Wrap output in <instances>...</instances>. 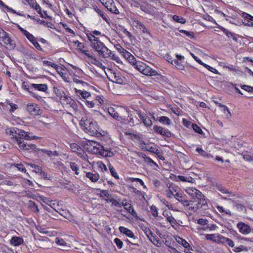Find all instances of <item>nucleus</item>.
<instances>
[{"label": "nucleus", "instance_id": "1", "mask_svg": "<svg viewBox=\"0 0 253 253\" xmlns=\"http://www.w3.org/2000/svg\"><path fill=\"white\" fill-rule=\"evenodd\" d=\"M7 135L10 137L11 140L16 143L19 149L23 151L35 150L36 146L34 144H28L24 141V140H31L35 138V136L31 137L28 132L25 131L16 127H9L5 130Z\"/></svg>", "mask_w": 253, "mask_h": 253}, {"label": "nucleus", "instance_id": "2", "mask_svg": "<svg viewBox=\"0 0 253 253\" xmlns=\"http://www.w3.org/2000/svg\"><path fill=\"white\" fill-rule=\"evenodd\" d=\"M80 125L85 132L90 135H96L99 132V126L92 119H83L80 122Z\"/></svg>", "mask_w": 253, "mask_h": 253}, {"label": "nucleus", "instance_id": "3", "mask_svg": "<svg viewBox=\"0 0 253 253\" xmlns=\"http://www.w3.org/2000/svg\"><path fill=\"white\" fill-rule=\"evenodd\" d=\"M87 148L88 151L94 154H98L102 156H111L108 155L107 151L103 149V147L97 142L88 140L86 142Z\"/></svg>", "mask_w": 253, "mask_h": 253}, {"label": "nucleus", "instance_id": "4", "mask_svg": "<svg viewBox=\"0 0 253 253\" xmlns=\"http://www.w3.org/2000/svg\"><path fill=\"white\" fill-rule=\"evenodd\" d=\"M179 190V188L175 184L172 183H168L167 184V188L166 189L167 197L169 198H171L174 197L175 193L177 192Z\"/></svg>", "mask_w": 253, "mask_h": 253}, {"label": "nucleus", "instance_id": "5", "mask_svg": "<svg viewBox=\"0 0 253 253\" xmlns=\"http://www.w3.org/2000/svg\"><path fill=\"white\" fill-rule=\"evenodd\" d=\"M174 198L179 202H180L184 206L187 207L190 205V203L192 201H189L187 199L186 195L182 193L179 192H176L174 194Z\"/></svg>", "mask_w": 253, "mask_h": 253}, {"label": "nucleus", "instance_id": "6", "mask_svg": "<svg viewBox=\"0 0 253 253\" xmlns=\"http://www.w3.org/2000/svg\"><path fill=\"white\" fill-rule=\"evenodd\" d=\"M26 110L28 112L33 115H37L40 114V107L36 104L31 103L28 104Z\"/></svg>", "mask_w": 253, "mask_h": 253}, {"label": "nucleus", "instance_id": "7", "mask_svg": "<svg viewBox=\"0 0 253 253\" xmlns=\"http://www.w3.org/2000/svg\"><path fill=\"white\" fill-rule=\"evenodd\" d=\"M136 114L146 126H151L152 125V122L150 118L145 114L142 113L140 111H136Z\"/></svg>", "mask_w": 253, "mask_h": 253}, {"label": "nucleus", "instance_id": "8", "mask_svg": "<svg viewBox=\"0 0 253 253\" xmlns=\"http://www.w3.org/2000/svg\"><path fill=\"white\" fill-rule=\"evenodd\" d=\"M139 147L143 150L150 152L151 153H153L156 154H158L160 153L159 150L152 146H150L149 145L147 144L144 141H142L140 142Z\"/></svg>", "mask_w": 253, "mask_h": 253}, {"label": "nucleus", "instance_id": "9", "mask_svg": "<svg viewBox=\"0 0 253 253\" xmlns=\"http://www.w3.org/2000/svg\"><path fill=\"white\" fill-rule=\"evenodd\" d=\"M237 226L240 233L244 235H247L251 231V228L248 225L240 222L237 224Z\"/></svg>", "mask_w": 253, "mask_h": 253}, {"label": "nucleus", "instance_id": "10", "mask_svg": "<svg viewBox=\"0 0 253 253\" xmlns=\"http://www.w3.org/2000/svg\"><path fill=\"white\" fill-rule=\"evenodd\" d=\"M70 146L72 151L74 152L77 153L80 157H84V155H85V153L82 148L76 143H71Z\"/></svg>", "mask_w": 253, "mask_h": 253}, {"label": "nucleus", "instance_id": "11", "mask_svg": "<svg viewBox=\"0 0 253 253\" xmlns=\"http://www.w3.org/2000/svg\"><path fill=\"white\" fill-rule=\"evenodd\" d=\"M98 54L104 58L110 57L112 54L111 50L109 49L105 45L98 51Z\"/></svg>", "mask_w": 253, "mask_h": 253}, {"label": "nucleus", "instance_id": "12", "mask_svg": "<svg viewBox=\"0 0 253 253\" xmlns=\"http://www.w3.org/2000/svg\"><path fill=\"white\" fill-rule=\"evenodd\" d=\"M153 130L155 132L163 136H169L170 134V132L168 129H165L160 126H153Z\"/></svg>", "mask_w": 253, "mask_h": 253}, {"label": "nucleus", "instance_id": "13", "mask_svg": "<svg viewBox=\"0 0 253 253\" xmlns=\"http://www.w3.org/2000/svg\"><path fill=\"white\" fill-rule=\"evenodd\" d=\"M186 193L191 196L193 199H195L197 196L201 195V192L194 188H188L186 189Z\"/></svg>", "mask_w": 253, "mask_h": 253}, {"label": "nucleus", "instance_id": "14", "mask_svg": "<svg viewBox=\"0 0 253 253\" xmlns=\"http://www.w3.org/2000/svg\"><path fill=\"white\" fill-rule=\"evenodd\" d=\"M138 155V156L141 158L144 162L149 164L150 166L154 165L156 167H158V165L153 160H152L150 158L146 156L144 154L140 153Z\"/></svg>", "mask_w": 253, "mask_h": 253}, {"label": "nucleus", "instance_id": "15", "mask_svg": "<svg viewBox=\"0 0 253 253\" xmlns=\"http://www.w3.org/2000/svg\"><path fill=\"white\" fill-rule=\"evenodd\" d=\"M113 3V0H107V1L104 2V5L105 7L110 11L114 13L115 14L119 13V11L118 9L116 8L115 6H113V8H110L111 6H112V4Z\"/></svg>", "mask_w": 253, "mask_h": 253}, {"label": "nucleus", "instance_id": "16", "mask_svg": "<svg viewBox=\"0 0 253 253\" xmlns=\"http://www.w3.org/2000/svg\"><path fill=\"white\" fill-rule=\"evenodd\" d=\"M142 74L144 75L149 76H154L158 74V72L156 70L152 69L147 65L146 66V68H144Z\"/></svg>", "mask_w": 253, "mask_h": 253}, {"label": "nucleus", "instance_id": "17", "mask_svg": "<svg viewBox=\"0 0 253 253\" xmlns=\"http://www.w3.org/2000/svg\"><path fill=\"white\" fill-rule=\"evenodd\" d=\"M23 242V238L17 236L12 237L10 241V244L14 246H19L22 245Z\"/></svg>", "mask_w": 253, "mask_h": 253}, {"label": "nucleus", "instance_id": "18", "mask_svg": "<svg viewBox=\"0 0 253 253\" xmlns=\"http://www.w3.org/2000/svg\"><path fill=\"white\" fill-rule=\"evenodd\" d=\"M31 86L33 88H35L36 90L39 91H41L43 92H45L48 89V87L46 84H31Z\"/></svg>", "mask_w": 253, "mask_h": 253}, {"label": "nucleus", "instance_id": "19", "mask_svg": "<svg viewBox=\"0 0 253 253\" xmlns=\"http://www.w3.org/2000/svg\"><path fill=\"white\" fill-rule=\"evenodd\" d=\"M195 200L197 201V207H202V206H204L206 204L207 202L206 201L204 195L201 192V195L197 196Z\"/></svg>", "mask_w": 253, "mask_h": 253}, {"label": "nucleus", "instance_id": "20", "mask_svg": "<svg viewBox=\"0 0 253 253\" xmlns=\"http://www.w3.org/2000/svg\"><path fill=\"white\" fill-rule=\"evenodd\" d=\"M86 176L93 182H96L99 179V175L98 173H93L90 172H86Z\"/></svg>", "mask_w": 253, "mask_h": 253}, {"label": "nucleus", "instance_id": "21", "mask_svg": "<svg viewBox=\"0 0 253 253\" xmlns=\"http://www.w3.org/2000/svg\"><path fill=\"white\" fill-rule=\"evenodd\" d=\"M119 230L121 233L125 234L130 238H133L134 237L133 233L131 230L125 227L120 226Z\"/></svg>", "mask_w": 253, "mask_h": 253}, {"label": "nucleus", "instance_id": "22", "mask_svg": "<svg viewBox=\"0 0 253 253\" xmlns=\"http://www.w3.org/2000/svg\"><path fill=\"white\" fill-rule=\"evenodd\" d=\"M146 64L142 62H137L133 66L135 69L139 71L142 74L144 68H146Z\"/></svg>", "mask_w": 253, "mask_h": 253}, {"label": "nucleus", "instance_id": "23", "mask_svg": "<svg viewBox=\"0 0 253 253\" xmlns=\"http://www.w3.org/2000/svg\"><path fill=\"white\" fill-rule=\"evenodd\" d=\"M155 246L157 247H160L161 245V241L159 240L155 235V234H153V235L149 239Z\"/></svg>", "mask_w": 253, "mask_h": 253}, {"label": "nucleus", "instance_id": "24", "mask_svg": "<svg viewBox=\"0 0 253 253\" xmlns=\"http://www.w3.org/2000/svg\"><path fill=\"white\" fill-rule=\"evenodd\" d=\"M104 45V43L99 40L96 42H94V43L91 44V47L97 52Z\"/></svg>", "mask_w": 253, "mask_h": 253}, {"label": "nucleus", "instance_id": "25", "mask_svg": "<svg viewBox=\"0 0 253 253\" xmlns=\"http://www.w3.org/2000/svg\"><path fill=\"white\" fill-rule=\"evenodd\" d=\"M89 63L100 68L104 70L106 68L105 66L103 65L101 62L99 60H97L95 57H94V58H92L91 60Z\"/></svg>", "mask_w": 253, "mask_h": 253}, {"label": "nucleus", "instance_id": "26", "mask_svg": "<svg viewBox=\"0 0 253 253\" xmlns=\"http://www.w3.org/2000/svg\"><path fill=\"white\" fill-rule=\"evenodd\" d=\"M176 241L178 244H181L184 248H189L190 249V244L184 239H183L182 238H180L179 237H177L176 238Z\"/></svg>", "mask_w": 253, "mask_h": 253}, {"label": "nucleus", "instance_id": "27", "mask_svg": "<svg viewBox=\"0 0 253 253\" xmlns=\"http://www.w3.org/2000/svg\"><path fill=\"white\" fill-rule=\"evenodd\" d=\"M122 206H123L125 209H126L129 213H132V212L134 211L131 204L127 203L126 200L122 201Z\"/></svg>", "mask_w": 253, "mask_h": 253}, {"label": "nucleus", "instance_id": "28", "mask_svg": "<svg viewBox=\"0 0 253 253\" xmlns=\"http://www.w3.org/2000/svg\"><path fill=\"white\" fill-rule=\"evenodd\" d=\"M221 30L228 38L231 37L235 42H238V39L235 37L233 33L229 31L228 30L224 28H222Z\"/></svg>", "mask_w": 253, "mask_h": 253}, {"label": "nucleus", "instance_id": "29", "mask_svg": "<svg viewBox=\"0 0 253 253\" xmlns=\"http://www.w3.org/2000/svg\"><path fill=\"white\" fill-rule=\"evenodd\" d=\"M178 178L182 181L188 182L193 183L195 182V180L191 176L186 177L183 175H178Z\"/></svg>", "mask_w": 253, "mask_h": 253}, {"label": "nucleus", "instance_id": "30", "mask_svg": "<svg viewBox=\"0 0 253 253\" xmlns=\"http://www.w3.org/2000/svg\"><path fill=\"white\" fill-rule=\"evenodd\" d=\"M159 121L164 125H169L171 124L170 120L167 117L161 116L159 118Z\"/></svg>", "mask_w": 253, "mask_h": 253}, {"label": "nucleus", "instance_id": "31", "mask_svg": "<svg viewBox=\"0 0 253 253\" xmlns=\"http://www.w3.org/2000/svg\"><path fill=\"white\" fill-rule=\"evenodd\" d=\"M69 165L70 167L73 171H75V174L77 175H79V166L74 162H70Z\"/></svg>", "mask_w": 253, "mask_h": 253}, {"label": "nucleus", "instance_id": "32", "mask_svg": "<svg viewBox=\"0 0 253 253\" xmlns=\"http://www.w3.org/2000/svg\"><path fill=\"white\" fill-rule=\"evenodd\" d=\"M54 92L55 94L60 98H62V97L66 98V96L65 95V93L64 91L57 87H54Z\"/></svg>", "mask_w": 253, "mask_h": 253}, {"label": "nucleus", "instance_id": "33", "mask_svg": "<svg viewBox=\"0 0 253 253\" xmlns=\"http://www.w3.org/2000/svg\"><path fill=\"white\" fill-rule=\"evenodd\" d=\"M41 151L43 153L46 154L49 157L58 156V153L56 151H52L47 150H45V149H41Z\"/></svg>", "mask_w": 253, "mask_h": 253}, {"label": "nucleus", "instance_id": "34", "mask_svg": "<svg viewBox=\"0 0 253 253\" xmlns=\"http://www.w3.org/2000/svg\"><path fill=\"white\" fill-rule=\"evenodd\" d=\"M108 112L109 115L115 119H117L119 117L118 113L115 110L113 107H110L108 109Z\"/></svg>", "mask_w": 253, "mask_h": 253}, {"label": "nucleus", "instance_id": "35", "mask_svg": "<svg viewBox=\"0 0 253 253\" xmlns=\"http://www.w3.org/2000/svg\"><path fill=\"white\" fill-rule=\"evenodd\" d=\"M75 91L77 93H79L80 95H81L84 98H87L90 96V93L86 91H82L81 90L77 89V88H75Z\"/></svg>", "mask_w": 253, "mask_h": 253}, {"label": "nucleus", "instance_id": "36", "mask_svg": "<svg viewBox=\"0 0 253 253\" xmlns=\"http://www.w3.org/2000/svg\"><path fill=\"white\" fill-rule=\"evenodd\" d=\"M217 189L218 190H219V191H220L221 193H222L223 194H229V196H228L229 197L230 196H234V194H232V193L231 192L229 191L225 188H224V187H223L222 186H218L217 187Z\"/></svg>", "mask_w": 253, "mask_h": 253}, {"label": "nucleus", "instance_id": "37", "mask_svg": "<svg viewBox=\"0 0 253 253\" xmlns=\"http://www.w3.org/2000/svg\"><path fill=\"white\" fill-rule=\"evenodd\" d=\"M228 238L225 237L220 234H217V243L225 244Z\"/></svg>", "mask_w": 253, "mask_h": 253}, {"label": "nucleus", "instance_id": "38", "mask_svg": "<svg viewBox=\"0 0 253 253\" xmlns=\"http://www.w3.org/2000/svg\"><path fill=\"white\" fill-rule=\"evenodd\" d=\"M248 251V248L244 245H240L238 247L234 248L233 249V251L235 253H240L242 251L247 252Z\"/></svg>", "mask_w": 253, "mask_h": 253}, {"label": "nucleus", "instance_id": "39", "mask_svg": "<svg viewBox=\"0 0 253 253\" xmlns=\"http://www.w3.org/2000/svg\"><path fill=\"white\" fill-rule=\"evenodd\" d=\"M86 36L87 37V39L91 42V44L94 43V42H96L98 41H99L98 38H96L95 37L94 35H93L92 33H87L86 34Z\"/></svg>", "mask_w": 253, "mask_h": 253}, {"label": "nucleus", "instance_id": "40", "mask_svg": "<svg viewBox=\"0 0 253 253\" xmlns=\"http://www.w3.org/2000/svg\"><path fill=\"white\" fill-rule=\"evenodd\" d=\"M96 165L101 171L104 172L107 170V168L106 165L104 164L101 161L97 162Z\"/></svg>", "mask_w": 253, "mask_h": 253}, {"label": "nucleus", "instance_id": "41", "mask_svg": "<svg viewBox=\"0 0 253 253\" xmlns=\"http://www.w3.org/2000/svg\"><path fill=\"white\" fill-rule=\"evenodd\" d=\"M205 237L207 240L212 241L213 242L217 243V235L207 234Z\"/></svg>", "mask_w": 253, "mask_h": 253}, {"label": "nucleus", "instance_id": "42", "mask_svg": "<svg viewBox=\"0 0 253 253\" xmlns=\"http://www.w3.org/2000/svg\"><path fill=\"white\" fill-rule=\"evenodd\" d=\"M109 168L110 171V173H111L112 176H113V177H114L115 178H116L117 179H119V176L117 172L116 171L115 169L114 168V167L113 166H111V164H109Z\"/></svg>", "mask_w": 253, "mask_h": 253}, {"label": "nucleus", "instance_id": "43", "mask_svg": "<svg viewBox=\"0 0 253 253\" xmlns=\"http://www.w3.org/2000/svg\"><path fill=\"white\" fill-rule=\"evenodd\" d=\"M164 215L167 217V220L170 224L172 226H173V225L175 224L176 220L172 216H169L167 214H165L164 213Z\"/></svg>", "mask_w": 253, "mask_h": 253}, {"label": "nucleus", "instance_id": "44", "mask_svg": "<svg viewBox=\"0 0 253 253\" xmlns=\"http://www.w3.org/2000/svg\"><path fill=\"white\" fill-rule=\"evenodd\" d=\"M106 201L107 202H111L112 205H113L116 207H121L122 206V202H119L114 199L111 198V199H109V200L108 199H106Z\"/></svg>", "mask_w": 253, "mask_h": 253}, {"label": "nucleus", "instance_id": "45", "mask_svg": "<svg viewBox=\"0 0 253 253\" xmlns=\"http://www.w3.org/2000/svg\"><path fill=\"white\" fill-rule=\"evenodd\" d=\"M174 65L176 67L177 69L180 70H184V66L179 62L178 60H173Z\"/></svg>", "mask_w": 253, "mask_h": 253}, {"label": "nucleus", "instance_id": "46", "mask_svg": "<svg viewBox=\"0 0 253 253\" xmlns=\"http://www.w3.org/2000/svg\"><path fill=\"white\" fill-rule=\"evenodd\" d=\"M55 243L57 245H58L60 246H62V247L67 246V243L63 239H62L61 238H56Z\"/></svg>", "mask_w": 253, "mask_h": 253}, {"label": "nucleus", "instance_id": "47", "mask_svg": "<svg viewBox=\"0 0 253 253\" xmlns=\"http://www.w3.org/2000/svg\"><path fill=\"white\" fill-rule=\"evenodd\" d=\"M172 18L174 21L178 23H184L185 22V20L183 19V18L179 17L177 15H173Z\"/></svg>", "mask_w": 253, "mask_h": 253}, {"label": "nucleus", "instance_id": "48", "mask_svg": "<svg viewBox=\"0 0 253 253\" xmlns=\"http://www.w3.org/2000/svg\"><path fill=\"white\" fill-rule=\"evenodd\" d=\"M201 65L203 66L204 67L207 68L208 70H209V71H210L214 73H215L216 74H218V71L215 69L211 67L210 66H209L204 63H203Z\"/></svg>", "mask_w": 253, "mask_h": 253}, {"label": "nucleus", "instance_id": "49", "mask_svg": "<svg viewBox=\"0 0 253 253\" xmlns=\"http://www.w3.org/2000/svg\"><path fill=\"white\" fill-rule=\"evenodd\" d=\"M151 211L154 217H157L158 215V209L155 206L152 205L150 208Z\"/></svg>", "mask_w": 253, "mask_h": 253}, {"label": "nucleus", "instance_id": "50", "mask_svg": "<svg viewBox=\"0 0 253 253\" xmlns=\"http://www.w3.org/2000/svg\"><path fill=\"white\" fill-rule=\"evenodd\" d=\"M3 42H4V44H5L6 45H10L12 47L13 45V43H12V41L11 40V39L9 37V36L7 37H5L4 39L2 41Z\"/></svg>", "mask_w": 253, "mask_h": 253}, {"label": "nucleus", "instance_id": "51", "mask_svg": "<svg viewBox=\"0 0 253 253\" xmlns=\"http://www.w3.org/2000/svg\"><path fill=\"white\" fill-rule=\"evenodd\" d=\"M95 9L97 13L102 18V19L108 22V19L107 16L103 13V12L97 7Z\"/></svg>", "mask_w": 253, "mask_h": 253}, {"label": "nucleus", "instance_id": "52", "mask_svg": "<svg viewBox=\"0 0 253 253\" xmlns=\"http://www.w3.org/2000/svg\"><path fill=\"white\" fill-rule=\"evenodd\" d=\"M196 150L198 153L200 154L204 157L208 158L210 157V155L208 154L207 152L203 150L201 148H197Z\"/></svg>", "mask_w": 253, "mask_h": 253}, {"label": "nucleus", "instance_id": "53", "mask_svg": "<svg viewBox=\"0 0 253 253\" xmlns=\"http://www.w3.org/2000/svg\"><path fill=\"white\" fill-rule=\"evenodd\" d=\"M100 196L102 197H105L108 199H110V198L111 197V195L109 194L108 190H102L101 193H100Z\"/></svg>", "mask_w": 253, "mask_h": 253}, {"label": "nucleus", "instance_id": "54", "mask_svg": "<svg viewBox=\"0 0 253 253\" xmlns=\"http://www.w3.org/2000/svg\"><path fill=\"white\" fill-rule=\"evenodd\" d=\"M114 241L119 249H121L122 248L123 243L120 239L116 238L114 239Z\"/></svg>", "mask_w": 253, "mask_h": 253}, {"label": "nucleus", "instance_id": "55", "mask_svg": "<svg viewBox=\"0 0 253 253\" xmlns=\"http://www.w3.org/2000/svg\"><path fill=\"white\" fill-rule=\"evenodd\" d=\"M192 128L196 132H198L199 134H202L203 133L202 130L196 124H192Z\"/></svg>", "mask_w": 253, "mask_h": 253}, {"label": "nucleus", "instance_id": "56", "mask_svg": "<svg viewBox=\"0 0 253 253\" xmlns=\"http://www.w3.org/2000/svg\"><path fill=\"white\" fill-rule=\"evenodd\" d=\"M8 34L2 29L0 28V40L2 41L4 38L8 37Z\"/></svg>", "mask_w": 253, "mask_h": 253}, {"label": "nucleus", "instance_id": "57", "mask_svg": "<svg viewBox=\"0 0 253 253\" xmlns=\"http://www.w3.org/2000/svg\"><path fill=\"white\" fill-rule=\"evenodd\" d=\"M241 88L247 91L253 92V87L252 86L243 85L241 86Z\"/></svg>", "mask_w": 253, "mask_h": 253}, {"label": "nucleus", "instance_id": "58", "mask_svg": "<svg viewBox=\"0 0 253 253\" xmlns=\"http://www.w3.org/2000/svg\"><path fill=\"white\" fill-rule=\"evenodd\" d=\"M22 87L25 90H26L27 91L29 92L30 93V91H32L31 90V88L32 87V86H31V85H27V83H25V82H23L22 83Z\"/></svg>", "mask_w": 253, "mask_h": 253}, {"label": "nucleus", "instance_id": "59", "mask_svg": "<svg viewBox=\"0 0 253 253\" xmlns=\"http://www.w3.org/2000/svg\"><path fill=\"white\" fill-rule=\"evenodd\" d=\"M242 16L243 17H244V18L247 19L248 20H250L251 21H253V16L247 13L243 12L242 13Z\"/></svg>", "mask_w": 253, "mask_h": 253}, {"label": "nucleus", "instance_id": "60", "mask_svg": "<svg viewBox=\"0 0 253 253\" xmlns=\"http://www.w3.org/2000/svg\"><path fill=\"white\" fill-rule=\"evenodd\" d=\"M43 63L45 65H47L49 66H51L54 68H57L58 67V65L49 61H48L47 60H44L43 61Z\"/></svg>", "mask_w": 253, "mask_h": 253}, {"label": "nucleus", "instance_id": "61", "mask_svg": "<svg viewBox=\"0 0 253 253\" xmlns=\"http://www.w3.org/2000/svg\"><path fill=\"white\" fill-rule=\"evenodd\" d=\"M31 166L34 169L33 170L36 173H40L42 170V168L39 166L34 165L33 164H31Z\"/></svg>", "mask_w": 253, "mask_h": 253}, {"label": "nucleus", "instance_id": "62", "mask_svg": "<svg viewBox=\"0 0 253 253\" xmlns=\"http://www.w3.org/2000/svg\"><path fill=\"white\" fill-rule=\"evenodd\" d=\"M73 43L77 45V47L79 50H82L84 48L83 43L80 42L78 41H73Z\"/></svg>", "mask_w": 253, "mask_h": 253}, {"label": "nucleus", "instance_id": "63", "mask_svg": "<svg viewBox=\"0 0 253 253\" xmlns=\"http://www.w3.org/2000/svg\"><path fill=\"white\" fill-rule=\"evenodd\" d=\"M243 159L247 161H253V157L249 154L243 155Z\"/></svg>", "mask_w": 253, "mask_h": 253}, {"label": "nucleus", "instance_id": "64", "mask_svg": "<svg viewBox=\"0 0 253 253\" xmlns=\"http://www.w3.org/2000/svg\"><path fill=\"white\" fill-rule=\"evenodd\" d=\"M235 207L236 209L240 211L246 210L245 206L241 204H236Z\"/></svg>", "mask_w": 253, "mask_h": 253}]
</instances>
